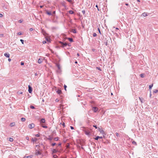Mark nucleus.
Here are the masks:
<instances>
[{
    "label": "nucleus",
    "mask_w": 158,
    "mask_h": 158,
    "mask_svg": "<svg viewBox=\"0 0 158 158\" xmlns=\"http://www.w3.org/2000/svg\"><path fill=\"white\" fill-rule=\"evenodd\" d=\"M111 41V39L110 37L106 38L105 40V44L106 46H107L109 44L110 41Z\"/></svg>",
    "instance_id": "1"
},
{
    "label": "nucleus",
    "mask_w": 158,
    "mask_h": 158,
    "mask_svg": "<svg viewBox=\"0 0 158 158\" xmlns=\"http://www.w3.org/2000/svg\"><path fill=\"white\" fill-rule=\"evenodd\" d=\"M59 43L61 44V47L62 48H64V47L66 46L68 44L66 43H63L61 41H59Z\"/></svg>",
    "instance_id": "2"
},
{
    "label": "nucleus",
    "mask_w": 158,
    "mask_h": 158,
    "mask_svg": "<svg viewBox=\"0 0 158 158\" xmlns=\"http://www.w3.org/2000/svg\"><path fill=\"white\" fill-rule=\"evenodd\" d=\"M84 131L85 134L87 135H89L90 134V131L88 129H85L84 130Z\"/></svg>",
    "instance_id": "3"
},
{
    "label": "nucleus",
    "mask_w": 158,
    "mask_h": 158,
    "mask_svg": "<svg viewBox=\"0 0 158 158\" xmlns=\"http://www.w3.org/2000/svg\"><path fill=\"white\" fill-rule=\"evenodd\" d=\"M56 66L57 67L58 70H57V72L59 73H60L61 72V68L60 65L59 64H57Z\"/></svg>",
    "instance_id": "4"
},
{
    "label": "nucleus",
    "mask_w": 158,
    "mask_h": 158,
    "mask_svg": "<svg viewBox=\"0 0 158 158\" xmlns=\"http://www.w3.org/2000/svg\"><path fill=\"white\" fill-rule=\"evenodd\" d=\"M35 127V125L34 124L32 123L29 125L28 127L29 128L31 129Z\"/></svg>",
    "instance_id": "5"
},
{
    "label": "nucleus",
    "mask_w": 158,
    "mask_h": 158,
    "mask_svg": "<svg viewBox=\"0 0 158 158\" xmlns=\"http://www.w3.org/2000/svg\"><path fill=\"white\" fill-rule=\"evenodd\" d=\"M28 91L30 93H31L32 91V87L30 85H29L28 86Z\"/></svg>",
    "instance_id": "6"
},
{
    "label": "nucleus",
    "mask_w": 158,
    "mask_h": 158,
    "mask_svg": "<svg viewBox=\"0 0 158 158\" xmlns=\"http://www.w3.org/2000/svg\"><path fill=\"white\" fill-rule=\"evenodd\" d=\"M92 109L94 112H96L98 110V108L96 107H93Z\"/></svg>",
    "instance_id": "7"
},
{
    "label": "nucleus",
    "mask_w": 158,
    "mask_h": 158,
    "mask_svg": "<svg viewBox=\"0 0 158 158\" xmlns=\"http://www.w3.org/2000/svg\"><path fill=\"white\" fill-rule=\"evenodd\" d=\"M53 139V137H52L51 136H50V135H49L48 136V137L47 138L48 140H50V141H51Z\"/></svg>",
    "instance_id": "8"
},
{
    "label": "nucleus",
    "mask_w": 158,
    "mask_h": 158,
    "mask_svg": "<svg viewBox=\"0 0 158 158\" xmlns=\"http://www.w3.org/2000/svg\"><path fill=\"white\" fill-rule=\"evenodd\" d=\"M56 93L59 95L61 94L62 93L61 90L60 89H58L56 91Z\"/></svg>",
    "instance_id": "9"
},
{
    "label": "nucleus",
    "mask_w": 158,
    "mask_h": 158,
    "mask_svg": "<svg viewBox=\"0 0 158 158\" xmlns=\"http://www.w3.org/2000/svg\"><path fill=\"white\" fill-rule=\"evenodd\" d=\"M45 119L43 118L40 120V123H44L45 122Z\"/></svg>",
    "instance_id": "10"
},
{
    "label": "nucleus",
    "mask_w": 158,
    "mask_h": 158,
    "mask_svg": "<svg viewBox=\"0 0 158 158\" xmlns=\"http://www.w3.org/2000/svg\"><path fill=\"white\" fill-rule=\"evenodd\" d=\"M15 122H13L12 123H11L10 124V126L11 127H13L15 126Z\"/></svg>",
    "instance_id": "11"
},
{
    "label": "nucleus",
    "mask_w": 158,
    "mask_h": 158,
    "mask_svg": "<svg viewBox=\"0 0 158 158\" xmlns=\"http://www.w3.org/2000/svg\"><path fill=\"white\" fill-rule=\"evenodd\" d=\"M4 56L7 58H9L10 57V54L9 53H5L4 54Z\"/></svg>",
    "instance_id": "12"
},
{
    "label": "nucleus",
    "mask_w": 158,
    "mask_h": 158,
    "mask_svg": "<svg viewBox=\"0 0 158 158\" xmlns=\"http://www.w3.org/2000/svg\"><path fill=\"white\" fill-rule=\"evenodd\" d=\"M42 59H39L38 60V63L40 64L42 62Z\"/></svg>",
    "instance_id": "13"
},
{
    "label": "nucleus",
    "mask_w": 158,
    "mask_h": 158,
    "mask_svg": "<svg viewBox=\"0 0 158 158\" xmlns=\"http://www.w3.org/2000/svg\"><path fill=\"white\" fill-rule=\"evenodd\" d=\"M102 136H97L95 138V139L96 140H98L99 139H102Z\"/></svg>",
    "instance_id": "14"
},
{
    "label": "nucleus",
    "mask_w": 158,
    "mask_h": 158,
    "mask_svg": "<svg viewBox=\"0 0 158 158\" xmlns=\"http://www.w3.org/2000/svg\"><path fill=\"white\" fill-rule=\"evenodd\" d=\"M66 39L68 40L70 42H73V39L71 38H67Z\"/></svg>",
    "instance_id": "15"
},
{
    "label": "nucleus",
    "mask_w": 158,
    "mask_h": 158,
    "mask_svg": "<svg viewBox=\"0 0 158 158\" xmlns=\"http://www.w3.org/2000/svg\"><path fill=\"white\" fill-rule=\"evenodd\" d=\"M142 15L144 17H146L148 16L147 13L144 12L142 14Z\"/></svg>",
    "instance_id": "16"
},
{
    "label": "nucleus",
    "mask_w": 158,
    "mask_h": 158,
    "mask_svg": "<svg viewBox=\"0 0 158 158\" xmlns=\"http://www.w3.org/2000/svg\"><path fill=\"white\" fill-rule=\"evenodd\" d=\"M57 152V151L56 149H53L52 151V153H56Z\"/></svg>",
    "instance_id": "17"
},
{
    "label": "nucleus",
    "mask_w": 158,
    "mask_h": 158,
    "mask_svg": "<svg viewBox=\"0 0 158 158\" xmlns=\"http://www.w3.org/2000/svg\"><path fill=\"white\" fill-rule=\"evenodd\" d=\"M98 130L100 131L101 133H102L104 132V131L102 130H101L100 128L98 127Z\"/></svg>",
    "instance_id": "18"
},
{
    "label": "nucleus",
    "mask_w": 158,
    "mask_h": 158,
    "mask_svg": "<svg viewBox=\"0 0 158 158\" xmlns=\"http://www.w3.org/2000/svg\"><path fill=\"white\" fill-rule=\"evenodd\" d=\"M153 86V84L149 86V90L150 91H151L152 87Z\"/></svg>",
    "instance_id": "19"
},
{
    "label": "nucleus",
    "mask_w": 158,
    "mask_h": 158,
    "mask_svg": "<svg viewBox=\"0 0 158 158\" xmlns=\"http://www.w3.org/2000/svg\"><path fill=\"white\" fill-rule=\"evenodd\" d=\"M36 154L37 155H40L41 154V152L39 151H37L36 152Z\"/></svg>",
    "instance_id": "20"
},
{
    "label": "nucleus",
    "mask_w": 158,
    "mask_h": 158,
    "mask_svg": "<svg viewBox=\"0 0 158 158\" xmlns=\"http://www.w3.org/2000/svg\"><path fill=\"white\" fill-rule=\"evenodd\" d=\"M37 140V139L36 138H35V139H33V138L32 139V141L33 142H36Z\"/></svg>",
    "instance_id": "21"
},
{
    "label": "nucleus",
    "mask_w": 158,
    "mask_h": 158,
    "mask_svg": "<svg viewBox=\"0 0 158 158\" xmlns=\"http://www.w3.org/2000/svg\"><path fill=\"white\" fill-rule=\"evenodd\" d=\"M69 14H73L74 13V12L73 11L71 10H69Z\"/></svg>",
    "instance_id": "22"
},
{
    "label": "nucleus",
    "mask_w": 158,
    "mask_h": 158,
    "mask_svg": "<svg viewBox=\"0 0 158 158\" xmlns=\"http://www.w3.org/2000/svg\"><path fill=\"white\" fill-rule=\"evenodd\" d=\"M72 32L73 33H76L77 32L76 30L75 29H73L72 30Z\"/></svg>",
    "instance_id": "23"
},
{
    "label": "nucleus",
    "mask_w": 158,
    "mask_h": 158,
    "mask_svg": "<svg viewBox=\"0 0 158 158\" xmlns=\"http://www.w3.org/2000/svg\"><path fill=\"white\" fill-rule=\"evenodd\" d=\"M139 99L140 100L141 103H143V98H140V97H139Z\"/></svg>",
    "instance_id": "24"
},
{
    "label": "nucleus",
    "mask_w": 158,
    "mask_h": 158,
    "mask_svg": "<svg viewBox=\"0 0 158 158\" xmlns=\"http://www.w3.org/2000/svg\"><path fill=\"white\" fill-rule=\"evenodd\" d=\"M46 13H47L48 15H52V14H51V12H49V11H47L46 12Z\"/></svg>",
    "instance_id": "25"
},
{
    "label": "nucleus",
    "mask_w": 158,
    "mask_h": 158,
    "mask_svg": "<svg viewBox=\"0 0 158 158\" xmlns=\"http://www.w3.org/2000/svg\"><path fill=\"white\" fill-rule=\"evenodd\" d=\"M46 41H47L48 42H50V39L49 38H46Z\"/></svg>",
    "instance_id": "26"
},
{
    "label": "nucleus",
    "mask_w": 158,
    "mask_h": 158,
    "mask_svg": "<svg viewBox=\"0 0 158 158\" xmlns=\"http://www.w3.org/2000/svg\"><path fill=\"white\" fill-rule=\"evenodd\" d=\"M158 92V90L154 89L153 91V93H157Z\"/></svg>",
    "instance_id": "27"
},
{
    "label": "nucleus",
    "mask_w": 158,
    "mask_h": 158,
    "mask_svg": "<svg viewBox=\"0 0 158 158\" xmlns=\"http://www.w3.org/2000/svg\"><path fill=\"white\" fill-rule=\"evenodd\" d=\"M26 120V119L25 118H21V120L22 122H24Z\"/></svg>",
    "instance_id": "28"
},
{
    "label": "nucleus",
    "mask_w": 158,
    "mask_h": 158,
    "mask_svg": "<svg viewBox=\"0 0 158 158\" xmlns=\"http://www.w3.org/2000/svg\"><path fill=\"white\" fill-rule=\"evenodd\" d=\"M144 74L143 73L141 74H140V76L142 78H143L144 77Z\"/></svg>",
    "instance_id": "29"
},
{
    "label": "nucleus",
    "mask_w": 158,
    "mask_h": 158,
    "mask_svg": "<svg viewBox=\"0 0 158 158\" xmlns=\"http://www.w3.org/2000/svg\"><path fill=\"white\" fill-rule=\"evenodd\" d=\"M9 140L10 142H12L13 141V139L12 138H9Z\"/></svg>",
    "instance_id": "30"
},
{
    "label": "nucleus",
    "mask_w": 158,
    "mask_h": 158,
    "mask_svg": "<svg viewBox=\"0 0 158 158\" xmlns=\"http://www.w3.org/2000/svg\"><path fill=\"white\" fill-rule=\"evenodd\" d=\"M41 126L43 128H47V126H44L42 124H41Z\"/></svg>",
    "instance_id": "31"
},
{
    "label": "nucleus",
    "mask_w": 158,
    "mask_h": 158,
    "mask_svg": "<svg viewBox=\"0 0 158 158\" xmlns=\"http://www.w3.org/2000/svg\"><path fill=\"white\" fill-rule=\"evenodd\" d=\"M59 138L58 137H56L54 138V139L55 141H57L58 140Z\"/></svg>",
    "instance_id": "32"
},
{
    "label": "nucleus",
    "mask_w": 158,
    "mask_h": 158,
    "mask_svg": "<svg viewBox=\"0 0 158 158\" xmlns=\"http://www.w3.org/2000/svg\"><path fill=\"white\" fill-rule=\"evenodd\" d=\"M17 94H23V92L22 91H18L17 92Z\"/></svg>",
    "instance_id": "33"
},
{
    "label": "nucleus",
    "mask_w": 158,
    "mask_h": 158,
    "mask_svg": "<svg viewBox=\"0 0 158 158\" xmlns=\"http://www.w3.org/2000/svg\"><path fill=\"white\" fill-rule=\"evenodd\" d=\"M23 20H22V19H20V20H19V22L20 23H22L23 22Z\"/></svg>",
    "instance_id": "34"
},
{
    "label": "nucleus",
    "mask_w": 158,
    "mask_h": 158,
    "mask_svg": "<svg viewBox=\"0 0 158 158\" xmlns=\"http://www.w3.org/2000/svg\"><path fill=\"white\" fill-rule=\"evenodd\" d=\"M20 41L23 44H24V41L22 40V39H21L20 40Z\"/></svg>",
    "instance_id": "35"
},
{
    "label": "nucleus",
    "mask_w": 158,
    "mask_h": 158,
    "mask_svg": "<svg viewBox=\"0 0 158 158\" xmlns=\"http://www.w3.org/2000/svg\"><path fill=\"white\" fill-rule=\"evenodd\" d=\"M67 86L66 85H64V89L66 91V88H67Z\"/></svg>",
    "instance_id": "36"
},
{
    "label": "nucleus",
    "mask_w": 158,
    "mask_h": 158,
    "mask_svg": "<svg viewBox=\"0 0 158 158\" xmlns=\"http://www.w3.org/2000/svg\"><path fill=\"white\" fill-rule=\"evenodd\" d=\"M97 35L95 33H94L93 34V36L94 37H95L97 36Z\"/></svg>",
    "instance_id": "37"
},
{
    "label": "nucleus",
    "mask_w": 158,
    "mask_h": 158,
    "mask_svg": "<svg viewBox=\"0 0 158 158\" xmlns=\"http://www.w3.org/2000/svg\"><path fill=\"white\" fill-rule=\"evenodd\" d=\"M30 108L32 109H35V107H34V106H30Z\"/></svg>",
    "instance_id": "38"
},
{
    "label": "nucleus",
    "mask_w": 158,
    "mask_h": 158,
    "mask_svg": "<svg viewBox=\"0 0 158 158\" xmlns=\"http://www.w3.org/2000/svg\"><path fill=\"white\" fill-rule=\"evenodd\" d=\"M82 12L83 15H84L85 14V11L84 10H82Z\"/></svg>",
    "instance_id": "39"
},
{
    "label": "nucleus",
    "mask_w": 158,
    "mask_h": 158,
    "mask_svg": "<svg viewBox=\"0 0 158 158\" xmlns=\"http://www.w3.org/2000/svg\"><path fill=\"white\" fill-rule=\"evenodd\" d=\"M56 144V143H52V144H51V145L52 146H54Z\"/></svg>",
    "instance_id": "40"
},
{
    "label": "nucleus",
    "mask_w": 158,
    "mask_h": 158,
    "mask_svg": "<svg viewBox=\"0 0 158 158\" xmlns=\"http://www.w3.org/2000/svg\"><path fill=\"white\" fill-rule=\"evenodd\" d=\"M98 31H99V33L100 34H101V31H100V29L99 28H98Z\"/></svg>",
    "instance_id": "41"
},
{
    "label": "nucleus",
    "mask_w": 158,
    "mask_h": 158,
    "mask_svg": "<svg viewBox=\"0 0 158 158\" xmlns=\"http://www.w3.org/2000/svg\"><path fill=\"white\" fill-rule=\"evenodd\" d=\"M53 157L54 158H57L58 156H57L56 155H53Z\"/></svg>",
    "instance_id": "42"
},
{
    "label": "nucleus",
    "mask_w": 158,
    "mask_h": 158,
    "mask_svg": "<svg viewBox=\"0 0 158 158\" xmlns=\"http://www.w3.org/2000/svg\"><path fill=\"white\" fill-rule=\"evenodd\" d=\"M22 34V33H21V32H19L18 33H17V35H21Z\"/></svg>",
    "instance_id": "43"
},
{
    "label": "nucleus",
    "mask_w": 158,
    "mask_h": 158,
    "mask_svg": "<svg viewBox=\"0 0 158 158\" xmlns=\"http://www.w3.org/2000/svg\"><path fill=\"white\" fill-rule=\"evenodd\" d=\"M31 157H30V156H25L24 157V158H31Z\"/></svg>",
    "instance_id": "44"
},
{
    "label": "nucleus",
    "mask_w": 158,
    "mask_h": 158,
    "mask_svg": "<svg viewBox=\"0 0 158 158\" xmlns=\"http://www.w3.org/2000/svg\"><path fill=\"white\" fill-rule=\"evenodd\" d=\"M43 44H45L46 43V40L43 41Z\"/></svg>",
    "instance_id": "45"
},
{
    "label": "nucleus",
    "mask_w": 158,
    "mask_h": 158,
    "mask_svg": "<svg viewBox=\"0 0 158 158\" xmlns=\"http://www.w3.org/2000/svg\"><path fill=\"white\" fill-rule=\"evenodd\" d=\"M35 136L36 137H39L40 136V135L38 134H36L35 135Z\"/></svg>",
    "instance_id": "46"
},
{
    "label": "nucleus",
    "mask_w": 158,
    "mask_h": 158,
    "mask_svg": "<svg viewBox=\"0 0 158 158\" xmlns=\"http://www.w3.org/2000/svg\"><path fill=\"white\" fill-rule=\"evenodd\" d=\"M115 134H116V136H119V134H118V133H117V132H116Z\"/></svg>",
    "instance_id": "47"
},
{
    "label": "nucleus",
    "mask_w": 158,
    "mask_h": 158,
    "mask_svg": "<svg viewBox=\"0 0 158 158\" xmlns=\"http://www.w3.org/2000/svg\"><path fill=\"white\" fill-rule=\"evenodd\" d=\"M3 36V34H0V37H2Z\"/></svg>",
    "instance_id": "48"
},
{
    "label": "nucleus",
    "mask_w": 158,
    "mask_h": 158,
    "mask_svg": "<svg viewBox=\"0 0 158 158\" xmlns=\"http://www.w3.org/2000/svg\"><path fill=\"white\" fill-rule=\"evenodd\" d=\"M21 64L22 65H23L24 64V63L23 62H21Z\"/></svg>",
    "instance_id": "49"
},
{
    "label": "nucleus",
    "mask_w": 158,
    "mask_h": 158,
    "mask_svg": "<svg viewBox=\"0 0 158 158\" xmlns=\"http://www.w3.org/2000/svg\"><path fill=\"white\" fill-rule=\"evenodd\" d=\"M56 102H59V100L58 99H56L55 100Z\"/></svg>",
    "instance_id": "50"
},
{
    "label": "nucleus",
    "mask_w": 158,
    "mask_h": 158,
    "mask_svg": "<svg viewBox=\"0 0 158 158\" xmlns=\"http://www.w3.org/2000/svg\"><path fill=\"white\" fill-rule=\"evenodd\" d=\"M93 127H94L96 129L97 128V127L96 125H93Z\"/></svg>",
    "instance_id": "51"
},
{
    "label": "nucleus",
    "mask_w": 158,
    "mask_h": 158,
    "mask_svg": "<svg viewBox=\"0 0 158 158\" xmlns=\"http://www.w3.org/2000/svg\"><path fill=\"white\" fill-rule=\"evenodd\" d=\"M62 125L63 126V127H65V123H63L62 124Z\"/></svg>",
    "instance_id": "52"
},
{
    "label": "nucleus",
    "mask_w": 158,
    "mask_h": 158,
    "mask_svg": "<svg viewBox=\"0 0 158 158\" xmlns=\"http://www.w3.org/2000/svg\"><path fill=\"white\" fill-rule=\"evenodd\" d=\"M68 2H71L72 1V0H66Z\"/></svg>",
    "instance_id": "53"
},
{
    "label": "nucleus",
    "mask_w": 158,
    "mask_h": 158,
    "mask_svg": "<svg viewBox=\"0 0 158 158\" xmlns=\"http://www.w3.org/2000/svg\"><path fill=\"white\" fill-rule=\"evenodd\" d=\"M3 16V15L2 14H0V17H2Z\"/></svg>",
    "instance_id": "54"
},
{
    "label": "nucleus",
    "mask_w": 158,
    "mask_h": 158,
    "mask_svg": "<svg viewBox=\"0 0 158 158\" xmlns=\"http://www.w3.org/2000/svg\"><path fill=\"white\" fill-rule=\"evenodd\" d=\"M70 128L72 130H73L74 129V127L72 126H70Z\"/></svg>",
    "instance_id": "55"
},
{
    "label": "nucleus",
    "mask_w": 158,
    "mask_h": 158,
    "mask_svg": "<svg viewBox=\"0 0 158 158\" xmlns=\"http://www.w3.org/2000/svg\"><path fill=\"white\" fill-rule=\"evenodd\" d=\"M152 96L151 91H150V97L151 98Z\"/></svg>",
    "instance_id": "56"
},
{
    "label": "nucleus",
    "mask_w": 158,
    "mask_h": 158,
    "mask_svg": "<svg viewBox=\"0 0 158 158\" xmlns=\"http://www.w3.org/2000/svg\"><path fill=\"white\" fill-rule=\"evenodd\" d=\"M26 139L27 140H29V137H28V136H27V137H26Z\"/></svg>",
    "instance_id": "57"
},
{
    "label": "nucleus",
    "mask_w": 158,
    "mask_h": 158,
    "mask_svg": "<svg viewBox=\"0 0 158 158\" xmlns=\"http://www.w3.org/2000/svg\"><path fill=\"white\" fill-rule=\"evenodd\" d=\"M33 30V28H30V31H32Z\"/></svg>",
    "instance_id": "58"
},
{
    "label": "nucleus",
    "mask_w": 158,
    "mask_h": 158,
    "mask_svg": "<svg viewBox=\"0 0 158 158\" xmlns=\"http://www.w3.org/2000/svg\"><path fill=\"white\" fill-rule=\"evenodd\" d=\"M67 45H68L70 47L71 46V44H68Z\"/></svg>",
    "instance_id": "59"
},
{
    "label": "nucleus",
    "mask_w": 158,
    "mask_h": 158,
    "mask_svg": "<svg viewBox=\"0 0 158 158\" xmlns=\"http://www.w3.org/2000/svg\"><path fill=\"white\" fill-rule=\"evenodd\" d=\"M8 60L9 62H10V61H11V59H10L9 58V59H8Z\"/></svg>",
    "instance_id": "60"
},
{
    "label": "nucleus",
    "mask_w": 158,
    "mask_h": 158,
    "mask_svg": "<svg viewBox=\"0 0 158 158\" xmlns=\"http://www.w3.org/2000/svg\"><path fill=\"white\" fill-rule=\"evenodd\" d=\"M96 7H97V8L98 10H99V9H98V5H97L96 6Z\"/></svg>",
    "instance_id": "61"
},
{
    "label": "nucleus",
    "mask_w": 158,
    "mask_h": 158,
    "mask_svg": "<svg viewBox=\"0 0 158 158\" xmlns=\"http://www.w3.org/2000/svg\"><path fill=\"white\" fill-rule=\"evenodd\" d=\"M132 143L133 144H136V142H135V141H134Z\"/></svg>",
    "instance_id": "62"
},
{
    "label": "nucleus",
    "mask_w": 158,
    "mask_h": 158,
    "mask_svg": "<svg viewBox=\"0 0 158 158\" xmlns=\"http://www.w3.org/2000/svg\"><path fill=\"white\" fill-rule=\"evenodd\" d=\"M97 68L98 69H99V70H101V69H100V68L97 67Z\"/></svg>",
    "instance_id": "63"
},
{
    "label": "nucleus",
    "mask_w": 158,
    "mask_h": 158,
    "mask_svg": "<svg viewBox=\"0 0 158 158\" xmlns=\"http://www.w3.org/2000/svg\"><path fill=\"white\" fill-rule=\"evenodd\" d=\"M77 56H79V54L78 53H77Z\"/></svg>",
    "instance_id": "64"
}]
</instances>
